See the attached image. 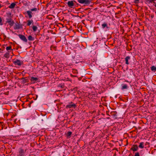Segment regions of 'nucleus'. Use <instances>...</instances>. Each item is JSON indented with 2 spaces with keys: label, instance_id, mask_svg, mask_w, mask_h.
Wrapping results in <instances>:
<instances>
[{
  "label": "nucleus",
  "instance_id": "nucleus-27",
  "mask_svg": "<svg viewBox=\"0 0 156 156\" xmlns=\"http://www.w3.org/2000/svg\"><path fill=\"white\" fill-rule=\"evenodd\" d=\"M134 156H140L139 154V153H136L135 154Z\"/></svg>",
  "mask_w": 156,
  "mask_h": 156
},
{
  "label": "nucleus",
  "instance_id": "nucleus-9",
  "mask_svg": "<svg viewBox=\"0 0 156 156\" xmlns=\"http://www.w3.org/2000/svg\"><path fill=\"white\" fill-rule=\"evenodd\" d=\"M76 105L75 104H70L67 105L66 106V107L67 108H70L73 107H74L75 108L76 107Z\"/></svg>",
  "mask_w": 156,
  "mask_h": 156
},
{
  "label": "nucleus",
  "instance_id": "nucleus-25",
  "mask_svg": "<svg viewBox=\"0 0 156 156\" xmlns=\"http://www.w3.org/2000/svg\"><path fill=\"white\" fill-rule=\"evenodd\" d=\"M2 20L1 18L0 17V25H3V23H2Z\"/></svg>",
  "mask_w": 156,
  "mask_h": 156
},
{
  "label": "nucleus",
  "instance_id": "nucleus-19",
  "mask_svg": "<svg viewBox=\"0 0 156 156\" xmlns=\"http://www.w3.org/2000/svg\"><path fill=\"white\" fill-rule=\"evenodd\" d=\"M151 69L152 71H156V67L154 66H152L151 68Z\"/></svg>",
  "mask_w": 156,
  "mask_h": 156
},
{
  "label": "nucleus",
  "instance_id": "nucleus-6",
  "mask_svg": "<svg viewBox=\"0 0 156 156\" xmlns=\"http://www.w3.org/2000/svg\"><path fill=\"white\" fill-rule=\"evenodd\" d=\"M138 147L137 145H134L131 148V150H133V151H135L137 150Z\"/></svg>",
  "mask_w": 156,
  "mask_h": 156
},
{
  "label": "nucleus",
  "instance_id": "nucleus-3",
  "mask_svg": "<svg viewBox=\"0 0 156 156\" xmlns=\"http://www.w3.org/2000/svg\"><path fill=\"white\" fill-rule=\"evenodd\" d=\"M73 2H76L74 0H72L68 2H67V5L69 7L72 8L73 6L74 5Z\"/></svg>",
  "mask_w": 156,
  "mask_h": 156
},
{
  "label": "nucleus",
  "instance_id": "nucleus-11",
  "mask_svg": "<svg viewBox=\"0 0 156 156\" xmlns=\"http://www.w3.org/2000/svg\"><path fill=\"white\" fill-rule=\"evenodd\" d=\"M102 27V28L104 29L105 27H106L107 28H108V25L107 23L106 22L104 23L101 25Z\"/></svg>",
  "mask_w": 156,
  "mask_h": 156
},
{
  "label": "nucleus",
  "instance_id": "nucleus-30",
  "mask_svg": "<svg viewBox=\"0 0 156 156\" xmlns=\"http://www.w3.org/2000/svg\"><path fill=\"white\" fill-rule=\"evenodd\" d=\"M45 84H46V83H44V86H45Z\"/></svg>",
  "mask_w": 156,
  "mask_h": 156
},
{
  "label": "nucleus",
  "instance_id": "nucleus-13",
  "mask_svg": "<svg viewBox=\"0 0 156 156\" xmlns=\"http://www.w3.org/2000/svg\"><path fill=\"white\" fill-rule=\"evenodd\" d=\"M27 12L29 16V18H31L32 17V15H31L32 13L30 11H27Z\"/></svg>",
  "mask_w": 156,
  "mask_h": 156
},
{
  "label": "nucleus",
  "instance_id": "nucleus-12",
  "mask_svg": "<svg viewBox=\"0 0 156 156\" xmlns=\"http://www.w3.org/2000/svg\"><path fill=\"white\" fill-rule=\"evenodd\" d=\"M16 4L15 3H12L9 6V8L10 9H13L14 8L16 5Z\"/></svg>",
  "mask_w": 156,
  "mask_h": 156
},
{
  "label": "nucleus",
  "instance_id": "nucleus-21",
  "mask_svg": "<svg viewBox=\"0 0 156 156\" xmlns=\"http://www.w3.org/2000/svg\"><path fill=\"white\" fill-rule=\"evenodd\" d=\"M32 28H33V31H36V30L37 28V27L35 26H33Z\"/></svg>",
  "mask_w": 156,
  "mask_h": 156
},
{
  "label": "nucleus",
  "instance_id": "nucleus-5",
  "mask_svg": "<svg viewBox=\"0 0 156 156\" xmlns=\"http://www.w3.org/2000/svg\"><path fill=\"white\" fill-rule=\"evenodd\" d=\"M19 37L23 41H24L25 42H27V39H26L25 37L22 35L20 34L19 35Z\"/></svg>",
  "mask_w": 156,
  "mask_h": 156
},
{
  "label": "nucleus",
  "instance_id": "nucleus-4",
  "mask_svg": "<svg viewBox=\"0 0 156 156\" xmlns=\"http://www.w3.org/2000/svg\"><path fill=\"white\" fill-rule=\"evenodd\" d=\"M14 63L15 65L20 66L22 63V62L19 60H16L14 61Z\"/></svg>",
  "mask_w": 156,
  "mask_h": 156
},
{
  "label": "nucleus",
  "instance_id": "nucleus-17",
  "mask_svg": "<svg viewBox=\"0 0 156 156\" xmlns=\"http://www.w3.org/2000/svg\"><path fill=\"white\" fill-rule=\"evenodd\" d=\"M28 40L29 41H33L34 40L33 37L30 35L28 36Z\"/></svg>",
  "mask_w": 156,
  "mask_h": 156
},
{
  "label": "nucleus",
  "instance_id": "nucleus-10",
  "mask_svg": "<svg viewBox=\"0 0 156 156\" xmlns=\"http://www.w3.org/2000/svg\"><path fill=\"white\" fill-rule=\"evenodd\" d=\"M130 58L129 56H127L125 58V60L126 61V65H129V63L128 61L130 59Z\"/></svg>",
  "mask_w": 156,
  "mask_h": 156
},
{
  "label": "nucleus",
  "instance_id": "nucleus-29",
  "mask_svg": "<svg viewBox=\"0 0 156 156\" xmlns=\"http://www.w3.org/2000/svg\"><path fill=\"white\" fill-rule=\"evenodd\" d=\"M1 7V5L0 4V8Z\"/></svg>",
  "mask_w": 156,
  "mask_h": 156
},
{
  "label": "nucleus",
  "instance_id": "nucleus-24",
  "mask_svg": "<svg viewBox=\"0 0 156 156\" xmlns=\"http://www.w3.org/2000/svg\"><path fill=\"white\" fill-rule=\"evenodd\" d=\"M11 46H8L6 48V50H11Z\"/></svg>",
  "mask_w": 156,
  "mask_h": 156
},
{
  "label": "nucleus",
  "instance_id": "nucleus-34",
  "mask_svg": "<svg viewBox=\"0 0 156 156\" xmlns=\"http://www.w3.org/2000/svg\"><path fill=\"white\" fill-rule=\"evenodd\" d=\"M44 37V36H42V37Z\"/></svg>",
  "mask_w": 156,
  "mask_h": 156
},
{
  "label": "nucleus",
  "instance_id": "nucleus-33",
  "mask_svg": "<svg viewBox=\"0 0 156 156\" xmlns=\"http://www.w3.org/2000/svg\"><path fill=\"white\" fill-rule=\"evenodd\" d=\"M44 37V36H42V37Z\"/></svg>",
  "mask_w": 156,
  "mask_h": 156
},
{
  "label": "nucleus",
  "instance_id": "nucleus-8",
  "mask_svg": "<svg viewBox=\"0 0 156 156\" xmlns=\"http://www.w3.org/2000/svg\"><path fill=\"white\" fill-rule=\"evenodd\" d=\"M38 80V78L36 77H32L31 78V81L33 83H34L37 81Z\"/></svg>",
  "mask_w": 156,
  "mask_h": 156
},
{
  "label": "nucleus",
  "instance_id": "nucleus-15",
  "mask_svg": "<svg viewBox=\"0 0 156 156\" xmlns=\"http://www.w3.org/2000/svg\"><path fill=\"white\" fill-rule=\"evenodd\" d=\"M72 133V132L70 131H69L66 134V136L68 138H69L70 137Z\"/></svg>",
  "mask_w": 156,
  "mask_h": 156
},
{
  "label": "nucleus",
  "instance_id": "nucleus-7",
  "mask_svg": "<svg viewBox=\"0 0 156 156\" xmlns=\"http://www.w3.org/2000/svg\"><path fill=\"white\" fill-rule=\"evenodd\" d=\"M13 27L15 30H17L19 29L20 28V26L18 23H15Z\"/></svg>",
  "mask_w": 156,
  "mask_h": 156
},
{
  "label": "nucleus",
  "instance_id": "nucleus-18",
  "mask_svg": "<svg viewBox=\"0 0 156 156\" xmlns=\"http://www.w3.org/2000/svg\"><path fill=\"white\" fill-rule=\"evenodd\" d=\"M127 88V86L126 84H123L122 85V90L126 89Z\"/></svg>",
  "mask_w": 156,
  "mask_h": 156
},
{
  "label": "nucleus",
  "instance_id": "nucleus-23",
  "mask_svg": "<svg viewBox=\"0 0 156 156\" xmlns=\"http://www.w3.org/2000/svg\"><path fill=\"white\" fill-rule=\"evenodd\" d=\"M139 0H135L134 3L135 4H138L139 2Z\"/></svg>",
  "mask_w": 156,
  "mask_h": 156
},
{
  "label": "nucleus",
  "instance_id": "nucleus-22",
  "mask_svg": "<svg viewBox=\"0 0 156 156\" xmlns=\"http://www.w3.org/2000/svg\"><path fill=\"white\" fill-rule=\"evenodd\" d=\"M27 25L28 26H30L32 23V21L29 20L27 21Z\"/></svg>",
  "mask_w": 156,
  "mask_h": 156
},
{
  "label": "nucleus",
  "instance_id": "nucleus-14",
  "mask_svg": "<svg viewBox=\"0 0 156 156\" xmlns=\"http://www.w3.org/2000/svg\"><path fill=\"white\" fill-rule=\"evenodd\" d=\"M144 142H141L140 143V145H139V147L141 148H143L144 147Z\"/></svg>",
  "mask_w": 156,
  "mask_h": 156
},
{
  "label": "nucleus",
  "instance_id": "nucleus-16",
  "mask_svg": "<svg viewBox=\"0 0 156 156\" xmlns=\"http://www.w3.org/2000/svg\"><path fill=\"white\" fill-rule=\"evenodd\" d=\"M19 153H20V156H21L22 154L24 153V151L22 149H20L19 151Z\"/></svg>",
  "mask_w": 156,
  "mask_h": 156
},
{
  "label": "nucleus",
  "instance_id": "nucleus-26",
  "mask_svg": "<svg viewBox=\"0 0 156 156\" xmlns=\"http://www.w3.org/2000/svg\"><path fill=\"white\" fill-rule=\"evenodd\" d=\"M31 10L32 11H36L37 10V9L36 8H34V9H31Z\"/></svg>",
  "mask_w": 156,
  "mask_h": 156
},
{
  "label": "nucleus",
  "instance_id": "nucleus-2",
  "mask_svg": "<svg viewBox=\"0 0 156 156\" xmlns=\"http://www.w3.org/2000/svg\"><path fill=\"white\" fill-rule=\"evenodd\" d=\"M6 23H8L10 26H12L14 23V21L11 19H7Z\"/></svg>",
  "mask_w": 156,
  "mask_h": 156
},
{
  "label": "nucleus",
  "instance_id": "nucleus-28",
  "mask_svg": "<svg viewBox=\"0 0 156 156\" xmlns=\"http://www.w3.org/2000/svg\"><path fill=\"white\" fill-rule=\"evenodd\" d=\"M154 6H155V7H156V4H155V5H154Z\"/></svg>",
  "mask_w": 156,
  "mask_h": 156
},
{
  "label": "nucleus",
  "instance_id": "nucleus-1",
  "mask_svg": "<svg viewBox=\"0 0 156 156\" xmlns=\"http://www.w3.org/2000/svg\"><path fill=\"white\" fill-rule=\"evenodd\" d=\"M78 2L81 4H84L86 5H89L90 3L89 0H78Z\"/></svg>",
  "mask_w": 156,
  "mask_h": 156
},
{
  "label": "nucleus",
  "instance_id": "nucleus-31",
  "mask_svg": "<svg viewBox=\"0 0 156 156\" xmlns=\"http://www.w3.org/2000/svg\"><path fill=\"white\" fill-rule=\"evenodd\" d=\"M1 49L0 48V52H1Z\"/></svg>",
  "mask_w": 156,
  "mask_h": 156
},
{
  "label": "nucleus",
  "instance_id": "nucleus-32",
  "mask_svg": "<svg viewBox=\"0 0 156 156\" xmlns=\"http://www.w3.org/2000/svg\"><path fill=\"white\" fill-rule=\"evenodd\" d=\"M44 37V36H42V37Z\"/></svg>",
  "mask_w": 156,
  "mask_h": 156
},
{
  "label": "nucleus",
  "instance_id": "nucleus-20",
  "mask_svg": "<svg viewBox=\"0 0 156 156\" xmlns=\"http://www.w3.org/2000/svg\"><path fill=\"white\" fill-rule=\"evenodd\" d=\"M4 57L6 58H8L9 57V52L6 53L4 55Z\"/></svg>",
  "mask_w": 156,
  "mask_h": 156
}]
</instances>
